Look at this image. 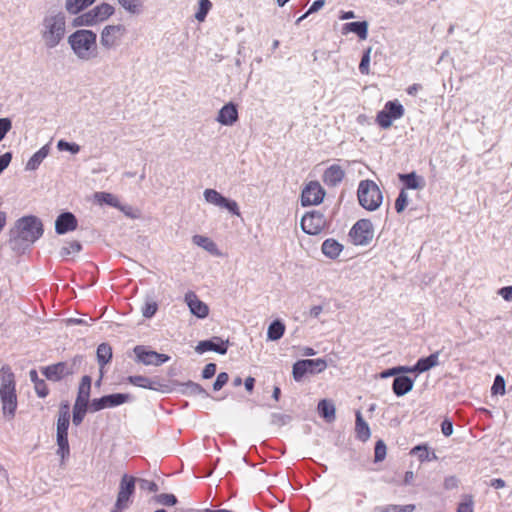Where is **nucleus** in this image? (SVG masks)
I'll list each match as a JSON object with an SVG mask.
<instances>
[{
    "instance_id": "11",
    "label": "nucleus",
    "mask_w": 512,
    "mask_h": 512,
    "mask_svg": "<svg viewBox=\"0 0 512 512\" xmlns=\"http://www.w3.org/2000/svg\"><path fill=\"white\" fill-rule=\"evenodd\" d=\"M404 107L397 100L388 101L384 108L376 115V123L383 129H387L392 125L394 120L400 119L404 115Z\"/></svg>"
},
{
    "instance_id": "63",
    "label": "nucleus",
    "mask_w": 512,
    "mask_h": 512,
    "mask_svg": "<svg viewBox=\"0 0 512 512\" xmlns=\"http://www.w3.org/2000/svg\"><path fill=\"white\" fill-rule=\"evenodd\" d=\"M289 419L290 417L284 414L274 413L272 415V423L275 424H285Z\"/></svg>"
},
{
    "instance_id": "17",
    "label": "nucleus",
    "mask_w": 512,
    "mask_h": 512,
    "mask_svg": "<svg viewBox=\"0 0 512 512\" xmlns=\"http://www.w3.org/2000/svg\"><path fill=\"white\" fill-rule=\"evenodd\" d=\"M41 372L48 380L58 382L73 374L74 371L73 365H68L67 362H58L41 368Z\"/></svg>"
},
{
    "instance_id": "34",
    "label": "nucleus",
    "mask_w": 512,
    "mask_h": 512,
    "mask_svg": "<svg viewBox=\"0 0 512 512\" xmlns=\"http://www.w3.org/2000/svg\"><path fill=\"white\" fill-rule=\"evenodd\" d=\"M285 325L280 320H274L268 327L267 338L271 341H277L283 337L285 333Z\"/></svg>"
},
{
    "instance_id": "5",
    "label": "nucleus",
    "mask_w": 512,
    "mask_h": 512,
    "mask_svg": "<svg viewBox=\"0 0 512 512\" xmlns=\"http://www.w3.org/2000/svg\"><path fill=\"white\" fill-rule=\"evenodd\" d=\"M359 204L368 211H375L382 203L383 196L378 185L372 180H362L358 185Z\"/></svg>"
},
{
    "instance_id": "2",
    "label": "nucleus",
    "mask_w": 512,
    "mask_h": 512,
    "mask_svg": "<svg viewBox=\"0 0 512 512\" xmlns=\"http://www.w3.org/2000/svg\"><path fill=\"white\" fill-rule=\"evenodd\" d=\"M0 400L4 417L8 420L13 419L18 401L15 374L8 364H4L0 368Z\"/></svg>"
},
{
    "instance_id": "44",
    "label": "nucleus",
    "mask_w": 512,
    "mask_h": 512,
    "mask_svg": "<svg viewBox=\"0 0 512 512\" xmlns=\"http://www.w3.org/2000/svg\"><path fill=\"white\" fill-rule=\"evenodd\" d=\"M474 500L471 494L462 495L461 502L458 504L457 512H474Z\"/></svg>"
},
{
    "instance_id": "9",
    "label": "nucleus",
    "mask_w": 512,
    "mask_h": 512,
    "mask_svg": "<svg viewBox=\"0 0 512 512\" xmlns=\"http://www.w3.org/2000/svg\"><path fill=\"white\" fill-rule=\"evenodd\" d=\"M136 478L134 476L124 474L119 483V491L116 503L110 512H123L129 508L132 503L131 498L135 493Z\"/></svg>"
},
{
    "instance_id": "43",
    "label": "nucleus",
    "mask_w": 512,
    "mask_h": 512,
    "mask_svg": "<svg viewBox=\"0 0 512 512\" xmlns=\"http://www.w3.org/2000/svg\"><path fill=\"white\" fill-rule=\"evenodd\" d=\"M292 374L294 380L297 382L301 381L306 374H309L304 360H298L294 363Z\"/></svg>"
},
{
    "instance_id": "59",
    "label": "nucleus",
    "mask_w": 512,
    "mask_h": 512,
    "mask_svg": "<svg viewBox=\"0 0 512 512\" xmlns=\"http://www.w3.org/2000/svg\"><path fill=\"white\" fill-rule=\"evenodd\" d=\"M217 370V366L215 363H208L205 365L203 371H202V377L204 379H210L212 378Z\"/></svg>"
},
{
    "instance_id": "35",
    "label": "nucleus",
    "mask_w": 512,
    "mask_h": 512,
    "mask_svg": "<svg viewBox=\"0 0 512 512\" xmlns=\"http://www.w3.org/2000/svg\"><path fill=\"white\" fill-rule=\"evenodd\" d=\"M95 0H66L65 9L71 15H76L92 3Z\"/></svg>"
},
{
    "instance_id": "27",
    "label": "nucleus",
    "mask_w": 512,
    "mask_h": 512,
    "mask_svg": "<svg viewBox=\"0 0 512 512\" xmlns=\"http://www.w3.org/2000/svg\"><path fill=\"white\" fill-rule=\"evenodd\" d=\"M321 250L326 257L336 259L342 252L343 245L333 238H328L322 243Z\"/></svg>"
},
{
    "instance_id": "36",
    "label": "nucleus",
    "mask_w": 512,
    "mask_h": 512,
    "mask_svg": "<svg viewBox=\"0 0 512 512\" xmlns=\"http://www.w3.org/2000/svg\"><path fill=\"white\" fill-rule=\"evenodd\" d=\"M95 199L100 204H107L111 207L118 208L120 210H123L122 205L118 197L115 195L108 193V192H97L95 194Z\"/></svg>"
},
{
    "instance_id": "1",
    "label": "nucleus",
    "mask_w": 512,
    "mask_h": 512,
    "mask_svg": "<svg viewBox=\"0 0 512 512\" xmlns=\"http://www.w3.org/2000/svg\"><path fill=\"white\" fill-rule=\"evenodd\" d=\"M66 34V16L62 11L48 12L41 21L40 35L48 49L57 47Z\"/></svg>"
},
{
    "instance_id": "46",
    "label": "nucleus",
    "mask_w": 512,
    "mask_h": 512,
    "mask_svg": "<svg viewBox=\"0 0 512 512\" xmlns=\"http://www.w3.org/2000/svg\"><path fill=\"white\" fill-rule=\"evenodd\" d=\"M370 53L371 48H367L361 58L360 64H359V72L362 75H368L370 72Z\"/></svg>"
},
{
    "instance_id": "62",
    "label": "nucleus",
    "mask_w": 512,
    "mask_h": 512,
    "mask_svg": "<svg viewBox=\"0 0 512 512\" xmlns=\"http://www.w3.org/2000/svg\"><path fill=\"white\" fill-rule=\"evenodd\" d=\"M498 294L506 301H512V286H505L499 289Z\"/></svg>"
},
{
    "instance_id": "52",
    "label": "nucleus",
    "mask_w": 512,
    "mask_h": 512,
    "mask_svg": "<svg viewBox=\"0 0 512 512\" xmlns=\"http://www.w3.org/2000/svg\"><path fill=\"white\" fill-rule=\"evenodd\" d=\"M57 148L60 151H69L72 154H77L80 151V146L78 144L67 142L65 140L58 141Z\"/></svg>"
},
{
    "instance_id": "23",
    "label": "nucleus",
    "mask_w": 512,
    "mask_h": 512,
    "mask_svg": "<svg viewBox=\"0 0 512 512\" xmlns=\"http://www.w3.org/2000/svg\"><path fill=\"white\" fill-rule=\"evenodd\" d=\"M239 118L237 105L233 102L225 104L218 113L217 121L225 126H232Z\"/></svg>"
},
{
    "instance_id": "8",
    "label": "nucleus",
    "mask_w": 512,
    "mask_h": 512,
    "mask_svg": "<svg viewBox=\"0 0 512 512\" xmlns=\"http://www.w3.org/2000/svg\"><path fill=\"white\" fill-rule=\"evenodd\" d=\"M114 7L108 3H101L73 20L74 26H93L108 19L114 14Z\"/></svg>"
},
{
    "instance_id": "56",
    "label": "nucleus",
    "mask_w": 512,
    "mask_h": 512,
    "mask_svg": "<svg viewBox=\"0 0 512 512\" xmlns=\"http://www.w3.org/2000/svg\"><path fill=\"white\" fill-rule=\"evenodd\" d=\"M12 127L11 120L9 118H0V142L4 139L6 134Z\"/></svg>"
},
{
    "instance_id": "29",
    "label": "nucleus",
    "mask_w": 512,
    "mask_h": 512,
    "mask_svg": "<svg viewBox=\"0 0 512 512\" xmlns=\"http://www.w3.org/2000/svg\"><path fill=\"white\" fill-rule=\"evenodd\" d=\"M96 357H97V362L100 366V370H103L105 365H107L112 360V357H113V351H112L111 345L106 342L98 345L97 351H96Z\"/></svg>"
},
{
    "instance_id": "15",
    "label": "nucleus",
    "mask_w": 512,
    "mask_h": 512,
    "mask_svg": "<svg viewBox=\"0 0 512 512\" xmlns=\"http://www.w3.org/2000/svg\"><path fill=\"white\" fill-rule=\"evenodd\" d=\"M301 227L306 234L317 235L327 227V220L318 211L308 212L302 217Z\"/></svg>"
},
{
    "instance_id": "26",
    "label": "nucleus",
    "mask_w": 512,
    "mask_h": 512,
    "mask_svg": "<svg viewBox=\"0 0 512 512\" xmlns=\"http://www.w3.org/2000/svg\"><path fill=\"white\" fill-rule=\"evenodd\" d=\"M355 33L359 39L365 40L368 36V23L366 21L345 23L342 27V33Z\"/></svg>"
},
{
    "instance_id": "33",
    "label": "nucleus",
    "mask_w": 512,
    "mask_h": 512,
    "mask_svg": "<svg viewBox=\"0 0 512 512\" xmlns=\"http://www.w3.org/2000/svg\"><path fill=\"white\" fill-rule=\"evenodd\" d=\"M410 454L415 455L420 462L436 460L437 456L434 451H429L426 444L417 445L411 449Z\"/></svg>"
},
{
    "instance_id": "48",
    "label": "nucleus",
    "mask_w": 512,
    "mask_h": 512,
    "mask_svg": "<svg viewBox=\"0 0 512 512\" xmlns=\"http://www.w3.org/2000/svg\"><path fill=\"white\" fill-rule=\"evenodd\" d=\"M203 195H204V199L206 200V202H208L209 204H212L214 206L218 205L221 197L223 196L217 190L211 189V188L206 189L204 191Z\"/></svg>"
},
{
    "instance_id": "39",
    "label": "nucleus",
    "mask_w": 512,
    "mask_h": 512,
    "mask_svg": "<svg viewBox=\"0 0 512 512\" xmlns=\"http://www.w3.org/2000/svg\"><path fill=\"white\" fill-rule=\"evenodd\" d=\"M118 2L131 14H140L143 11L142 0H118Z\"/></svg>"
},
{
    "instance_id": "3",
    "label": "nucleus",
    "mask_w": 512,
    "mask_h": 512,
    "mask_svg": "<svg viewBox=\"0 0 512 512\" xmlns=\"http://www.w3.org/2000/svg\"><path fill=\"white\" fill-rule=\"evenodd\" d=\"M68 43L82 61H90L98 56L97 35L92 30H76L68 37Z\"/></svg>"
},
{
    "instance_id": "41",
    "label": "nucleus",
    "mask_w": 512,
    "mask_h": 512,
    "mask_svg": "<svg viewBox=\"0 0 512 512\" xmlns=\"http://www.w3.org/2000/svg\"><path fill=\"white\" fill-rule=\"evenodd\" d=\"M158 310V303L151 297H147L142 307V315L145 318H152Z\"/></svg>"
},
{
    "instance_id": "49",
    "label": "nucleus",
    "mask_w": 512,
    "mask_h": 512,
    "mask_svg": "<svg viewBox=\"0 0 512 512\" xmlns=\"http://www.w3.org/2000/svg\"><path fill=\"white\" fill-rule=\"evenodd\" d=\"M156 501L164 506H174L178 500L174 494L161 493L156 496Z\"/></svg>"
},
{
    "instance_id": "6",
    "label": "nucleus",
    "mask_w": 512,
    "mask_h": 512,
    "mask_svg": "<svg viewBox=\"0 0 512 512\" xmlns=\"http://www.w3.org/2000/svg\"><path fill=\"white\" fill-rule=\"evenodd\" d=\"M90 391H91V377L85 375L82 377L78 388V394L73 406V424L79 426L89 409L90 403Z\"/></svg>"
},
{
    "instance_id": "7",
    "label": "nucleus",
    "mask_w": 512,
    "mask_h": 512,
    "mask_svg": "<svg viewBox=\"0 0 512 512\" xmlns=\"http://www.w3.org/2000/svg\"><path fill=\"white\" fill-rule=\"evenodd\" d=\"M70 424V407L68 403H62L59 408L57 419V453L65 458L70 453L68 441V429Z\"/></svg>"
},
{
    "instance_id": "20",
    "label": "nucleus",
    "mask_w": 512,
    "mask_h": 512,
    "mask_svg": "<svg viewBox=\"0 0 512 512\" xmlns=\"http://www.w3.org/2000/svg\"><path fill=\"white\" fill-rule=\"evenodd\" d=\"M345 177V171L338 164H332L327 167L322 175V181L328 187L339 185Z\"/></svg>"
},
{
    "instance_id": "18",
    "label": "nucleus",
    "mask_w": 512,
    "mask_h": 512,
    "mask_svg": "<svg viewBox=\"0 0 512 512\" xmlns=\"http://www.w3.org/2000/svg\"><path fill=\"white\" fill-rule=\"evenodd\" d=\"M229 341L223 340L220 337H212L209 340L200 341L195 350L196 352L203 354L207 351H214L219 354H226L228 350Z\"/></svg>"
},
{
    "instance_id": "54",
    "label": "nucleus",
    "mask_w": 512,
    "mask_h": 512,
    "mask_svg": "<svg viewBox=\"0 0 512 512\" xmlns=\"http://www.w3.org/2000/svg\"><path fill=\"white\" fill-rule=\"evenodd\" d=\"M35 392L38 397L45 398L49 394V388L45 380L41 379L34 385Z\"/></svg>"
},
{
    "instance_id": "42",
    "label": "nucleus",
    "mask_w": 512,
    "mask_h": 512,
    "mask_svg": "<svg viewBox=\"0 0 512 512\" xmlns=\"http://www.w3.org/2000/svg\"><path fill=\"white\" fill-rule=\"evenodd\" d=\"M82 250V244L77 241L73 240L68 242L66 245H64L60 250V255L62 257H67L71 254H77Z\"/></svg>"
},
{
    "instance_id": "40",
    "label": "nucleus",
    "mask_w": 512,
    "mask_h": 512,
    "mask_svg": "<svg viewBox=\"0 0 512 512\" xmlns=\"http://www.w3.org/2000/svg\"><path fill=\"white\" fill-rule=\"evenodd\" d=\"M217 207L228 210L232 215H241L237 202L224 196L221 197Z\"/></svg>"
},
{
    "instance_id": "47",
    "label": "nucleus",
    "mask_w": 512,
    "mask_h": 512,
    "mask_svg": "<svg viewBox=\"0 0 512 512\" xmlns=\"http://www.w3.org/2000/svg\"><path fill=\"white\" fill-rule=\"evenodd\" d=\"M387 448L382 440H378L374 448V462H382L386 457Z\"/></svg>"
},
{
    "instance_id": "45",
    "label": "nucleus",
    "mask_w": 512,
    "mask_h": 512,
    "mask_svg": "<svg viewBox=\"0 0 512 512\" xmlns=\"http://www.w3.org/2000/svg\"><path fill=\"white\" fill-rule=\"evenodd\" d=\"M212 7V3L210 0H200L199 1V8H198V11L196 12L195 14V18L198 20V21H204V19L206 18L209 10L211 9Z\"/></svg>"
},
{
    "instance_id": "30",
    "label": "nucleus",
    "mask_w": 512,
    "mask_h": 512,
    "mask_svg": "<svg viewBox=\"0 0 512 512\" xmlns=\"http://www.w3.org/2000/svg\"><path fill=\"white\" fill-rule=\"evenodd\" d=\"M192 241L195 245L204 248L206 251L211 253L212 255L219 256L220 251L216 245V243L210 238L202 235H194Z\"/></svg>"
},
{
    "instance_id": "12",
    "label": "nucleus",
    "mask_w": 512,
    "mask_h": 512,
    "mask_svg": "<svg viewBox=\"0 0 512 512\" xmlns=\"http://www.w3.org/2000/svg\"><path fill=\"white\" fill-rule=\"evenodd\" d=\"M133 352L135 361L146 366H160L170 360L168 355L151 350L146 345H136Z\"/></svg>"
},
{
    "instance_id": "55",
    "label": "nucleus",
    "mask_w": 512,
    "mask_h": 512,
    "mask_svg": "<svg viewBox=\"0 0 512 512\" xmlns=\"http://www.w3.org/2000/svg\"><path fill=\"white\" fill-rule=\"evenodd\" d=\"M229 375L226 372H221L217 375L216 381L213 384L214 391L221 390L228 382Z\"/></svg>"
},
{
    "instance_id": "32",
    "label": "nucleus",
    "mask_w": 512,
    "mask_h": 512,
    "mask_svg": "<svg viewBox=\"0 0 512 512\" xmlns=\"http://www.w3.org/2000/svg\"><path fill=\"white\" fill-rule=\"evenodd\" d=\"M318 413L321 417H323L328 423L335 420V406L331 401L323 399L319 401Z\"/></svg>"
},
{
    "instance_id": "4",
    "label": "nucleus",
    "mask_w": 512,
    "mask_h": 512,
    "mask_svg": "<svg viewBox=\"0 0 512 512\" xmlns=\"http://www.w3.org/2000/svg\"><path fill=\"white\" fill-rule=\"evenodd\" d=\"M16 237L23 242L34 243L44 233L42 221L34 216H24L16 221Z\"/></svg>"
},
{
    "instance_id": "22",
    "label": "nucleus",
    "mask_w": 512,
    "mask_h": 512,
    "mask_svg": "<svg viewBox=\"0 0 512 512\" xmlns=\"http://www.w3.org/2000/svg\"><path fill=\"white\" fill-rule=\"evenodd\" d=\"M126 380L131 385L154 391H164L163 388L166 387L160 380L151 379L142 375L128 376Z\"/></svg>"
},
{
    "instance_id": "57",
    "label": "nucleus",
    "mask_w": 512,
    "mask_h": 512,
    "mask_svg": "<svg viewBox=\"0 0 512 512\" xmlns=\"http://www.w3.org/2000/svg\"><path fill=\"white\" fill-rule=\"evenodd\" d=\"M459 479L456 476H447L444 479L443 487L445 490H453L458 488L459 486Z\"/></svg>"
},
{
    "instance_id": "50",
    "label": "nucleus",
    "mask_w": 512,
    "mask_h": 512,
    "mask_svg": "<svg viewBox=\"0 0 512 512\" xmlns=\"http://www.w3.org/2000/svg\"><path fill=\"white\" fill-rule=\"evenodd\" d=\"M408 205V195L404 189H402L395 201V210L397 213H401L405 210Z\"/></svg>"
},
{
    "instance_id": "21",
    "label": "nucleus",
    "mask_w": 512,
    "mask_h": 512,
    "mask_svg": "<svg viewBox=\"0 0 512 512\" xmlns=\"http://www.w3.org/2000/svg\"><path fill=\"white\" fill-rule=\"evenodd\" d=\"M185 301L191 311L192 314L197 316L198 318H206L209 314V307L206 303L201 301L197 295L190 291L185 295Z\"/></svg>"
},
{
    "instance_id": "51",
    "label": "nucleus",
    "mask_w": 512,
    "mask_h": 512,
    "mask_svg": "<svg viewBox=\"0 0 512 512\" xmlns=\"http://www.w3.org/2000/svg\"><path fill=\"white\" fill-rule=\"evenodd\" d=\"M491 392L493 395H503L505 393V381L502 376L497 375L495 377L493 385L491 387Z\"/></svg>"
},
{
    "instance_id": "28",
    "label": "nucleus",
    "mask_w": 512,
    "mask_h": 512,
    "mask_svg": "<svg viewBox=\"0 0 512 512\" xmlns=\"http://www.w3.org/2000/svg\"><path fill=\"white\" fill-rule=\"evenodd\" d=\"M356 421H355V434L356 438L362 442H366L371 435L370 428L367 422L363 419L361 412L356 411Z\"/></svg>"
},
{
    "instance_id": "53",
    "label": "nucleus",
    "mask_w": 512,
    "mask_h": 512,
    "mask_svg": "<svg viewBox=\"0 0 512 512\" xmlns=\"http://www.w3.org/2000/svg\"><path fill=\"white\" fill-rule=\"evenodd\" d=\"M184 386L186 388L185 392L190 394L200 395L206 393L205 389L200 384L192 381H188L187 383L184 384Z\"/></svg>"
},
{
    "instance_id": "19",
    "label": "nucleus",
    "mask_w": 512,
    "mask_h": 512,
    "mask_svg": "<svg viewBox=\"0 0 512 512\" xmlns=\"http://www.w3.org/2000/svg\"><path fill=\"white\" fill-rule=\"evenodd\" d=\"M78 220L71 212H63L58 215L55 221V231L59 235L72 232L77 229Z\"/></svg>"
},
{
    "instance_id": "38",
    "label": "nucleus",
    "mask_w": 512,
    "mask_h": 512,
    "mask_svg": "<svg viewBox=\"0 0 512 512\" xmlns=\"http://www.w3.org/2000/svg\"><path fill=\"white\" fill-rule=\"evenodd\" d=\"M304 361L308 368L309 374H318L327 368V362L322 358L304 359Z\"/></svg>"
},
{
    "instance_id": "16",
    "label": "nucleus",
    "mask_w": 512,
    "mask_h": 512,
    "mask_svg": "<svg viewBox=\"0 0 512 512\" xmlns=\"http://www.w3.org/2000/svg\"><path fill=\"white\" fill-rule=\"evenodd\" d=\"M325 191L318 181H310L302 190L301 204L302 206L318 205L322 202Z\"/></svg>"
},
{
    "instance_id": "31",
    "label": "nucleus",
    "mask_w": 512,
    "mask_h": 512,
    "mask_svg": "<svg viewBox=\"0 0 512 512\" xmlns=\"http://www.w3.org/2000/svg\"><path fill=\"white\" fill-rule=\"evenodd\" d=\"M49 153V148L47 145L40 148L36 153H34L30 159L27 161L25 169L29 171H34L38 169L43 160L47 157Z\"/></svg>"
},
{
    "instance_id": "24",
    "label": "nucleus",
    "mask_w": 512,
    "mask_h": 512,
    "mask_svg": "<svg viewBox=\"0 0 512 512\" xmlns=\"http://www.w3.org/2000/svg\"><path fill=\"white\" fill-rule=\"evenodd\" d=\"M413 385L414 379L406 375L396 376L392 383V391L396 396L401 397L410 392Z\"/></svg>"
},
{
    "instance_id": "10",
    "label": "nucleus",
    "mask_w": 512,
    "mask_h": 512,
    "mask_svg": "<svg viewBox=\"0 0 512 512\" xmlns=\"http://www.w3.org/2000/svg\"><path fill=\"white\" fill-rule=\"evenodd\" d=\"M127 29L122 24L107 25L100 34V44L106 50L116 49L121 45Z\"/></svg>"
},
{
    "instance_id": "37",
    "label": "nucleus",
    "mask_w": 512,
    "mask_h": 512,
    "mask_svg": "<svg viewBox=\"0 0 512 512\" xmlns=\"http://www.w3.org/2000/svg\"><path fill=\"white\" fill-rule=\"evenodd\" d=\"M399 178L407 189H419L422 187L420 183L421 177L417 176L414 172L399 174Z\"/></svg>"
},
{
    "instance_id": "13",
    "label": "nucleus",
    "mask_w": 512,
    "mask_h": 512,
    "mask_svg": "<svg viewBox=\"0 0 512 512\" xmlns=\"http://www.w3.org/2000/svg\"><path fill=\"white\" fill-rule=\"evenodd\" d=\"M132 396L128 393H115L104 395L100 398H94L90 402L89 410L91 412H98L107 408H114L124 403L132 401Z\"/></svg>"
},
{
    "instance_id": "58",
    "label": "nucleus",
    "mask_w": 512,
    "mask_h": 512,
    "mask_svg": "<svg viewBox=\"0 0 512 512\" xmlns=\"http://www.w3.org/2000/svg\"><path fill=\"white\" fill-rule=\"evenodd\" d=\"M324 4H325L324 0H316V1H314L312 3V5L310 6V8L308 9V11L297 20V23L302 21L307 15L312 14V13L318 11L319 9H321L324 6Z\"/></svg>"
},
{
    "instance_id": "64",
    "label": "nucleus",
    "mask_w": 512,
    "mask_h": 512,
    "mask_svg": "<svg viewBox=\"0 0 512 512\" xmlns=\"http://www.w3.org/2000/svg\"><path fill=\"white\" fill-rule=\"evenodd\" d=\"M375 512H398V507L394 504L380 506L375 508Z\"/></svg>"
},
{
    "instance_id": "60",
    "label": "nucleus",
    "mask_w": 512,
    "mask_h": 512,
    "mask_svg": "<svg viewBox=\"0 0 512 512\" xmlns=\"http://www.w3.org/2000/svg\"><path fill=\"white\" fill-rule=\"evenodd\" d=\"M12 160V153L6 152L0 156V174L9 166Z\"/></svg>"
},
{
    "instance_id": "25",
    "label": "nucleus",
    "mask_w": 512,
    "mask_h": 512,
    "mask_svg": "<svg viewBox=\"0 0 512 512\" xmlns=\"http://www.w3.org/2000/svg\"><path fill=\"white\" fill-rule=\"evenodd\" d=\"M439 351L431 353L428 357L419 358L414 365L416 373H423L439 364Z\"/></svg>"
},
{
    "instance_id": "14",
    "label": "nucleus",
    "mask_w": 512,
    "mask_h": 512,
    "mask_svg": "<svg viewBox=\"0 0 512 512\" xmlns=\"http://www.w3.org/2000/svg\"><path fill=\"white\" fill-rule=\"evenodd\" d=\"M349 236L355 245H367L373 238V226L370 220L360 219L351 228Z\"/></svg>"
},
{
    "instance_id": "61",
    "label": "nucleus",
    "mask_w": 512,
    "mask_h": 512,
    "mask_svg": "<svg viewBox=\"0 0 512 512\" xmlns=\"http://www.w3.org/2000/svg\"><path fill=\"white\" fill-rule=\"evenodd\" d=\"M441 431L444 436H446V437L450 436L453 433V423L450 420L445 419L441 423Z\"/></svg>"
}]
</instances>
